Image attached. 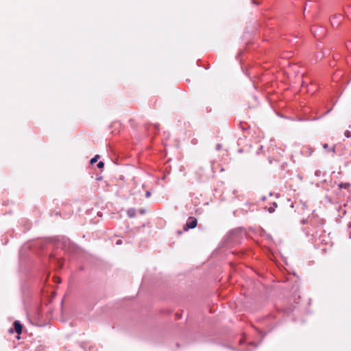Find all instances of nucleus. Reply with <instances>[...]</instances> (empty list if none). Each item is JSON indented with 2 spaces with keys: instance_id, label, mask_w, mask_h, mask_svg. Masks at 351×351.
<instances>
[{
  "instance_id": "9d476101",
  "label": "nucleus",
  "mask_w": 351,
  "mask_h": 351,
  "mask_svg": "<svg viewBox=\"0 0 351 351\" xmlns=\"http://www.w3.org/2000/svg\"><path fill=\"white\" fill-rule=\"evenodd\" d=\"M328 144H324L323 147H324V149H327V148H328Z\"/></svg>"
},
{
  "instance_id": "9b49d317",
  "label": "nucleus",
  "mask_w": 351,
  "mask_h": 351,
  "mask_svg": "<svg viewBox=\"0 0 351 351\" xmlns=\"http://www.w3.org/2000/svg\"><path fill=\"white\" fill-rule=\"evenodd\" d=\"M336 18V16H335L333 19H332V21H331V23H333V21L335 20V19Z\"/></svg>"
},
{
  "instance_id": "0eeeda50",
  "label": "nucleus",
  "mask_w": 351,
  "mask_h": 351,
  "mask_svg": "<svg viewBox=\"0 0 351 351\" xmlns=\"http://www.w3.org/2000/svg\"><path fill=\"white\" fill-rule=\"evenodd\" d=\"M345 136L346 137H350V132L348 130L345 132Z\"/></svg>"
},
{
  "instance_id": "f257e3e1",
  "label": "nucleus",
  "mask_w": 351,
  "mask_h": 351,
  "mask_svg": "<svg viewBox=\"0 0 351 351\" xmlns=\"http://www.w3.org/2000/svg\"><path fill=\"white\" fill-rule=\"evenodd\" d=\"M197 224V220L195 217H189L186 223L184 230L187 231L189 229H192L196 227Z\"/></svg>"
},
{
  "instance_id": "7ed1b4c3",
  "label": "nucleus",
  "mask_w": 351,
  "mask_h": 351,
  "mask_svg": "<svg viewBox=\"0 0 351 351\" xmlns=\"http://www.w3.org/2000/svg\"><path fill=\"white\" fill-rule=\"evenodd\" d=\"M276 207H277V204H276V203H275V202H274V203H273V206H270V207L268 208V211H269V213H273V212H274V210H275V209H276Z\"/></svg>"
},
{
  "instance_id": "39448f33",
  "label": "nucleus",
  "mask_w": 351,
  "mask_h": 351,
  "mask_svg": "<svg viewBox=\"0 0 351 351\" xmlns=\"http://www.w3.org/2000/svg\"><path fill=\"white\" fill-rule=\"evenodd\" d=\"M98 158H99V155H97L95 157L93 158L91 160H90V163L91 164H94L95 162H97Z\"/></svg>"
},
{
  "instance_id": "1a4fd4ad",
  "label": "nucleus",
  "mask_w": 351,
  "mask_h": 351,
  "mask_svg": "<svg viewBox=\"0 0 351 351\" xmlns=\"http://www.w3.org/2000/svg\"><path fill=\"white\" fill-rule=\"evenodd\" d=\"M121 243H122L121 240H118V241H117V245H120V244H121Z\"/></svg>"
},
{
  "instance_id": "6e6552de",
  "label": "nucleus",
  "mask_w": 351,
  "mask_h": 351,
  "mask_svg": "<svg viewBox=\"0 0 351 351\" xmlns=\"http://www.w3.org/2000/svg\"><path fill=\"white\" fill-rule=\"evenodd\" d=\"M151 195V193L149 191H147L145 193V197H149Z\"/></svg>"
},
{
  "instance_id": "20e7f679",
  "label": "nucleus",
  "mask_w": 351,
  "mask_h": 351,
  "mask_svg": "<svg viewBox=\"0 0 351 351\" xmlns=\"http://www.w3.org/2000/svg\"><path fill=\"white\" fill-rule=\"evenodd\" d=\"M128 215L130 217H133L135 215V210L134 209H130L128 210Z\"/></svg>"
},
{
  "instance_id": "f03ea898",
  "label": "nucleus",
  "mask_w": 351,
  "mask_h": 351,
  "mask_svg": "<svg viewBox=\"0 0 351 351\" xmlns=\"http://www.w3.org/2000/svg\"><path fill=\"white\" fill-rule=\"evenodd\" d=\"M14 330L18 335L22 332V325L19 321H15L14 323Z\"/></svg>"
},
{
  "instance_id": "423d86ee",
  "label": "nucleus",
  "mask_w": 351,
  "mask_h": 351,
  "mask_svg": "<svg viewBox=\"0 0 351 351\" xmlns=\"http://www.w3.org/2000/svg\"><path fill=\"white\" fill-rule=\"evenodd\" d=\"M104 163L101 161H100L98 164H97V167L98 168L101 169L102 167H104Z\"/></svg>"
}]
</instances>
